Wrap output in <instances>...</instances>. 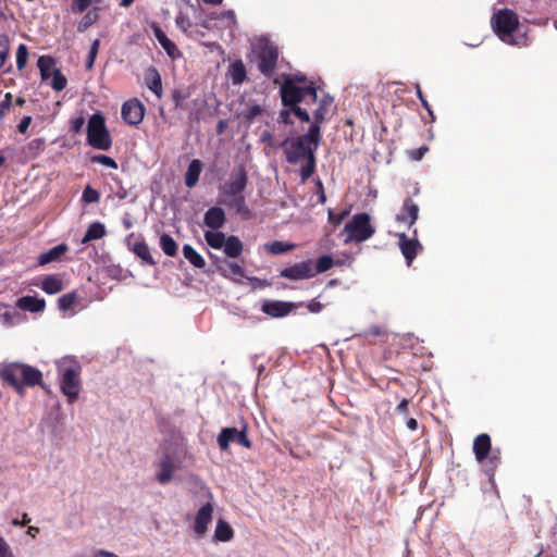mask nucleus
Here are the masks:
<instances>
[{
	"label": "nucleus",
	"instance_id": "1",
	"mask_svg": "<svg viewBox=\"0 0 557 557\" xmlns=\"http://www.w3.org/2000/svg\"><path fill=\"white\" fill-rule=\"evenodd\" d=\"M321 139V132L314 126H309L306 134L296 137H286L280 143V147L284 150L287 163L296 165L300 162H305L300 169L302 182L310 178L315 171V151Z\"/></svg>",
	"mask_w": 557,
	"mask_h": 557
},
{
	"label": "nucleus",
	"instance_id": "2",
	"mask_svg": "<svg viewBox=\"0 0 557 557\" xmlns=\"http://www.w3.org/2000/svg\"><path fill=\"white\" fill-rule=\"evenodd\" d=\"M0 380L23 394L25 386L45 387L42 373L35 367L21 362L4 363L0 367Z\"/></svg>",
	"mask_w": 557,
	"mask_h": 557
},
{
	"label": "nucleus",
	"instance_id": "3",
	"mask_svg": "<svg viewBox=\"0 0 557 557\" xmlns=\"http://www.w3.org/2000/svg\"><path fill=\"white\" fill-rule=\"evenodd\" d=\"M59 385L69 404H74L82 389V367L73 357H64L57 362Z\"/></svg>",
	"mask_w": 557,
	"mask_h": 557
},
{
	"label": "nucleus",
	"instance_id": "4",
	"mask_svg": "<svg viewBox=\"0 0 557 557\" xmlns=\"http://www.w3.org/2000/svg\"><path fill=\"white\" fill-rule=\"evenodd\" d=\"M494 33L505 44L519 46L524 44L525 38L515 39L513 33L519 27L518 14L510 9H502L495 12L491 18Z\"/></svg>",
	"mask_w": 557,
	"mask_h": 557
},
{
	"label": "nucleus",
	"instance_id": "5",
	"mask_svg": "<svg viewBox=\"0 0 557 557\" xmlns=\"http://www.w3.org/2000/svg\"><path fill=\"white\" fill-rule=\"evenodd\" d=\"M87 143L95 149L108 151L112 147V138L106 126L102 114H92L87 124Z\"/></svg>",
	"mask_w": 557,
	"mask_h": 557
},
{
	"label": "nucleus",
	"instance_id": "6",
	"mask_svg": "<svg viewBox=\"0 0 557 557\" xmlns=\"http://www.w3.org/2000/svg\"><path fill=\"white\" fill-rule=\"evenodd\" d=\"M344 232L347 234L346 243H362L375 233V228L371 224V218L368 213H357L346 223Z\"/></svg>",
	"mask_w": 557,
	"mask_h": 557
},
{
	"label": "nucleus",
	"instance_id": "7",
	"mask_svg": "<svg viewBox=\"0 0 557 557\" xmlns=\"http://www.w3.org/2000/svg\"><path fill=\"white\" fill-rule=\"evenodd\" d=\"M278 49L272 42L268 40H261L256 51L257 66L260 73L271 78L276 70L278 61Z\"/></svg>",
	"mask_w": 557,
	"mask_h": 557
},
{
	"label": "nucleus",
	"instance_id": "8",
	"mask_svg": "<svg viewBox=\"0 0 557 557\" xmlns=\"http://www.w3.org/2000/svg\"><path fill=\"white\" fill-rule=\"evenodd\" d=\"M248 425L242 422L240 429L237 428H223L218 435V445L221 450H227L230 444L236 443L247 449L252 447L251 441L248 438Z\"/></svg>",
	"mask_w": 557,
	"mask_h": 557
},
{
	"label": "nucleus",
	"instance_id": "9",
	"mask_svg": "<svg viewBox=\"0 0 557 557\" xmlns=\"http://www.w3.org/2000/svg\"><path fill=\"white\" fill-rule=\"evenodd\" d=\"M280 96L284 107H292L293 114L301 122L309 123L311 117L309 112L300 107V103L305 101L308 96H301L299 90L286 84V86L280 90Z\"/></svg>",
	"mask_w": 557,
	"mask_h": 557
},
{
	"label": "nucleus",
	"instance_id": "10",
	"mask_svg": "<svg viewBox=\"0 0 557 557\" xmlns=\"http://www.w3.org/2000/svg\"><path fill=\"white\" fill-rule=\"evenodd\" d=\"M280 96L284 107H292L293 114L301 122L309 123L311 117L309 112L300 107V103L305 101L308 96H301L299 90L286 84V86L280 90Z\"/></svg>",
	"mask_w": 557,
	"mask_h": 557
},
{
	"label": "nucleus",
	"instance_id": "11",
	"mask_svg": "<svg viewBox=\"0 0 557 557\" xmlns=\"http://www.w3.org/2000/svg\"><path fill=\"white\" fill-rule=\"evenodd\" d=\"M248 184V175L244 165L233 169L230 180L220 188L223 196L243 194Z\"/></svg>",
	"mask_w": 557,
	"mask_h": 557
},
{
	"label": "nucleus",
	"instance_id": "12",
	"mask_svg": "<svg viewBox=\"0 0 557 557\" xmlns=\"http://www.w3.org/2000/svg\"><path fill=\"white\" fill-rule=\"evenodd\" d=\"M282 78H283V84L281 85L280 90H282L286 86V84H288L289 86L298 89L299 94L301 96H308L310 99V102L314 103L318 101V91H317V87L313 82H310L306 86L298 85V84L307 83L306 75H304V74H295V75L283 74Z\"/></svg>",
	"mask_w": 557,
	"mask_h": 557
},
{
	"label": "nucleus",
	"instance_id": "13",
	"mask_svg": "<svg viewBox=\"0 0 557 557\" xmlns=\"http://www.w3.org/2000/svg\"><path fill=\"white\" fill-rule=\"evenodd\" d=\"M145 111L144 103L137 98L125 101L121 108L122 119L132 126H136L143 122Z\"/></svg>",
	"mask_w": 557,
	"mask_h": 557
},
{
	"label": "nucleus",
	"instance_id": "14",
	"mask_svg": "<svg viewBox=\"0 0 557 557\" xmlns=\"http://www.w3.org/2000/svg\"><path fill=\"white\" fill-rule=\"evenodd\" d=\"M280 276L292 281L307 280L314 276L312 260H305L284 268Z\"/></svg>",
	"mask_w": 557,
	"mask_h": 557
},
{
	"label": "nucleus",
	"instance_id": "15",
	"mask_svg": "<svg viewBox=\"0 0 557 557\" xmlns=\"http://www.w3.org/2000/svg\"><path fill=\"white\" fill-rule=\"evenodd\" d=\"M413 234L417 236V230H414ZM398 244L407 265H411L417 255L423 249L417 237L409 238L405 233L398 234Z\"/></svg>",
	"mask_w": 557,
	"mask_h": 557
},
{
	"label": "nucleus",
	"instance_id": "16",
	"mask_svg": "<svg viewBox=\"0 0 557 557\" xmlns=\"http://www.w3.org/2000/svg\"><path fill=\"white\" fill-rule=\"evenodd\" d=\"M297 306L293 302L281 300H264L261 307L262 312L272 318L288 315Z\"/></svg>",
	"mask_w": 557,
	"mask_h": 557
},
{
	"label": "nucleus",
	"instance_id": "17",
	"mask_svg": "<svg viewBox=\"0 0 557 557\" xmlns=\"http://www.w3.org/2000/svg\"><path fill=\"white\" fill-rule=\"evenodd\" d=\"M213 505L208 502L196 513L193 530L198 536H202L212 521Z\"/></svg>",
	"mask_w": 557,
	"mask_h": 557
},
{
	"label": "nucleus",
	"instance_id": "18",
	"mask_svg": "<svg viewBox=\"0 0 557 557\" xmlns=\"http://www.w3.org/2000/svg\"><path fill=\"white\" fill-rule=\"evenodd\" d=\"M418 218L419 206L411 198H406L400 212L396 215V221L411 227L417 222Z\"/></svg>",
	"mask_w": 557,
	"mask_h": 557
},
{
	"label": "nucleus",
	"instance_id": "19",
	"mask_svg": "<svg viewBox=\"0 0 557 557\" xmlns=\"http://www.w3.org/2000/svg\"><path fill=\"white\" fill-rule=\"evenodd\" d=\"M134 234H131L127 238L128 248L129 250L140 259L143 264L146 265H156L157 261L151 255L150 248L148 244L141 238L139 240H136L134 244H131V239L133 238Z\"/></svg>",
	"mask_w": 557,
	"mask_h": 557
},
{
	"label": "nucleus",
	"instance_id": "20",
	"mask_svg": "<svg viewBox=\"0 0 557 557\" xmlns=\"http://www.w3.org/2000/svg\"><path fill=\"white\" fill-rule=\"evenodd\" d=\"M332 104L333 98L331 96L326 95L322 97L317 110L313 112V121L310 126H314L321 132V125L327 120Z\"/></svg>",
	"mask_w": 557,
	"mask_h": 557
},
{
	"label": "nucleus",
	"instance_id": "21",
	"mask_svg": "<svg viewBox=\"0 0 557 557\" xmlns=\"http://www.w3.org/2000/svg\"><path fill=\"white\" fill-rule=\"evenodd\" d=\"M159 472L157 473V480L160 484L164 485L169 483L173 478V472L176 469V466L169 454H164L159 462Z\"/></svg>",
	"mask_w": 557,
	"mask_h": 557
},
{
	"label": "nucleus",
	"instance_id": "22",
	"mask_svg": "<svg viewBox=\"0 0 557 557\" xmlns=\"http://www.w3.org/2000/svg\"><path fill=\"white\" fill-rule=\"evenodd\" d=\"M491 437L486 433L478 435L473 441V453L479 462H483L492 450Z\"/></svg>",
	"mask_w": 557,
	"mask_h": 557
},
{
	"label": "nucleus",
	"instance_id": "23",
	"mask_svg": "<svg viewBox=\"0 0 557 557\" xmlns=\"http://www.w3.org/2000/svg\"><path fill=\"white\" fill-rule=\"evenodd\" d=\"M225 221V212L220 207H211L210 209H208L203 216L205 225L212 230L221 228L224 225Z\"/></svg>",
	"mask_w": 557,
	"mask_h": 557
},
{
	"label": "nucleus",
	"instance_id": "24",
	"mask_svg": "<svg viewBox=\"0 0 557 557\" xmlns=\"http://www.w3.org/2000/svg\"><path fill=\"white\" fill-rule=\"evenodd\" d=\"M16 307L29 312H40L45 310L46 301L44 298L23 296L17 299Z\"/></svg>",
	"mask_w": 557,
	"mask_h": 557
},
{
	"label": "nucleus",
	"instance_id": "25",
	"mask_svg": "<svg viewBox=\"0 0 557 557\" xmlns=\"http://www.w3.org/2000/svg\"><path fill=\"white\" fill-rule=\"evenodd\" d=\"M202 171V163L199 159H194L189 162L185 173V185L193 188L197 185Z\"/></svg>",
	"mask_w": 557,
	"mask_h": 557
},
{
	"label": "nucleus",
	"instance_id": "26",
	"mask_svg": "<svg viewBox=\"0 0 557 557\" xmlns=\"http://www.w3.org/2000/svg\"><path fill=\"white\" fill-rule=\"evenodd\" d=\"M69 247L65 244H60L58 246L52 247L46 252H42L38 257V264L46 265L50 262L59 260L66 251Z\"/></svg>",
	"mask_w": 557,
	"mask_h": 557
},
{
	"label": "nucleus",
	"instance_id": "27",
	"mask_svg": "<svg viewBox=\"0 0 557 557\" xmlns=\"http://www.w3.org/2000/svg\"><path fill=\"white\" fill-rule=\"evenodd\" d=\"M226 197L230 199L224 201L225 206H227L230 209H233L236 213L242 214L245 218L250 216V210L246 205L245 196L243 194Z\"/></svg>",
	"mask_w": 557,
	"mask_h": 557
},
{
	"label": "nucleus",
	"instance_id": "28",
	"mask_svg": "<svg viewBox=\"0 0 557 557\" xmlns=\"http://www.w3.org/2000/svg\"><path fill=\"white\" fill-rule=\"evenodd\" d=\"M152 30L160 46L165 50V52L170 57L174 58L175 54L177 53V47L175 46V44L168 38L165 33L158 25L154 24L152 26Z\"/></svg>",
	"mask_w": 557,
	"mask_h": 557
},
{
	"label": "nucleus",
	"instance_id": "29",
	"mask_svg": "<svg viewBox=\"0 0 557 557\" xmlns=\"http://www.w3.org/2000/svg\"><path fill=\"white\" fill-rule=\"evenodd\" d=\"M243 249L244 247L242 240L235 235L228 236L223 246V250L226 257L233 259L239 257L243 252Z\"/></svg>",
	"mask_w": 557,
	"mask_h": 557
},
{
	"label": "nucleus",
	"instance_id": "30",
	"mask_svg": "<svg viewBox=\"0 0 557 557\" xmlns=\"http://www.w3.org/2000/svg\"><path fill=\"white\" fill-rule=\"evenodd\" d=\"M228 74L234 85H240L247 77V71L242 60L234 61L228 66Z\"/></svg>",
	"mask_w": 557,
	"mask_h": 557
},
{
	"label": "nucleus",
	"instance_id": "31",
	"mask_svg": "<svg viewBox=\"0 0 557 557\" xmlns=\"http://www.w3.org/2000/svg\"><path fill=\"white\" fill-rule=\"evenodd\" d=\"M104 235H106L104 224L101 223V222H98V221L97 222H92L88 226V228H87V231H86V233H85V235H84V237L82 239V244L86 245V244H88L91 240H96V239L102 238Z\"/></svg>",
	"mask_w": 557,
	"mask_h": 557
},
{
	"label": "nucleus",
	"instance_id": "32",
	"mask_svg": "<svg viewBox=\"0 0 557 557\" xmlns=\"http://www.w3.org/2000/svg\"><path fill=\"white\" fill-rule=\"evenodd\" d=\"M234 537V530L225 520H218L215 531H214V540L218 542H228Z\"/></svg>",
	"mask_w": 557,
	"mask_h": 557
},
{
	"label": "nucleus",
	"instance_id": "33",
	"mask_svg": "<svg viewBox=\"0 0 557 557\" xmlns=\"http://www.w3.org/2000/svg\"><path fill=\"white\" fill-rule=\"evenodd\" d=\"M41 289L49 295L57 294L63 289V282L57 275H48L41 282Z\"/></svg>",
	"mask_w": 557,
	"mask_h": 557
},
{
	"label": "nucleus",
	"instance_id": "34",
	"mask_svg": "<svg viewBox=\"0 0 557 557\" xmlns=\"http://www.w3.org/2000/svg\"><path fill=\"white\" fill-rule=\"evenodd\" d=\"M42 81H47L53 74L54 59L50 55H41L37 61Z\"/></svg>",
	"mask_w": 557,
	"mask_h": 557
},
{
	"label": "nucleus",
	"instance_id": "35",
	"mask_svg": "<svg viewBox=\"0 0 557 557\" xmlns=\"http://www.w3.org/2000/svg\"><path fill=\"white\" fill-rule=\"evenodd\" d=\"M183 256L197 269H202L206 265V261L200 253H198L190 245L183 246Z\"/></svg>",
	"mask_w": 557,
	"mask_h": 557
},
{
	"label": "nucleus",
	"instance_id": "36",
	"mask_svg": "<svg viewBox=\"0 0 557 557\" xmlns=\"http://www.w3.org/2000/svg\"><path fill=\"white\" fill-rule=\"evenodd\" d=\"M502 456H500V449L495 448L492 449L488 454V457L483 461L485 466V472L488 475H494L495 470L500 465Z\"/></svg>",
	"mask_w": 557,
	"mask_h": 557
},
{
	"label": "nucleus",
	"instance_id": "37",
	"mask_svg": "<svg viewBox=\"0 0 557 557\" xmlns=\"http://www.w3.org/2000/svg\"><path fill=\"white\" fill-rule=\"evenodd\" d=\"M160 247L169 257H175L177 255L178 245L173 237L166 233H163L160 236Z\"/></svg>",
	"mask_w": 557,
	"mask_h": 557
},
{
	"label": "nucleus",
	"instance_id": "38",
	"mask_svg": "<svg viewBox=\"0 0 557 557\" xmlns=\"http://www.w3.org/2000/svg\"><path fill=\"white\" fill-rule=\"evenodd\" d=\"M99 11L100 9L97 7L88 11L78 23L77 30L83 33L92 26L99 20Z\"/></svg>",
	"mask_w": 557,
	"mask_h": 557
},
{
	"label": "nucleus",
	"instance_id": "39",
	"mask_svg": "<svg viewBox=\"0 0 557 557\" xmlns=\"http://www.w3.org/2000/svg\"><path fill=\"white\" fill-rule=\"evenodd\" d=\"M265 250L271 255H282L284 252L293 250L296 245L292 243H284L281 240H273L265 246Z\"/></svg>",
	"mask_w": 557,
	"mask_h": 557
},
{
	"label": "nucleus",
	"instance_id": "40",
	"mask_svg": "<svg viewBox=\"0 0 557 557\" xmlns=\"http://www.w3.org/2000/svg\"><path fill=\"white\" fill-rule=\"evenodd\" d=\"M226 238L227 237L222 232L208 231L205 233V239L207 244L213 249L223 248Z\"/></svg>",
	"mask_w": 557,
	"mask_h": 557
},
{
	"label": "nucleus",
	"instance_id": "41",
	"mask_svg": "<svg viewBox=\"0 0 557 557\" xmlns=\"http://www.w3.org/2000/svg\"><path fill=\"white\" fill-rule=\"evenodd\" d=\"M152 75L150 78H147V87L158 97L162 96V81L161 76L157 70H151Z\"/></svg>",
	"mask_w": 557,
	"mask_h": 557
},
{
	"label": "nucleus",
	"instance_id": "42",
	"mask_svg": "<svg viewBox=\"0 0 557 557\" xmlns=\"http://www.w3.org/2000/svg\"><path fill=\"white\" fill-rule=\"evenodd\" d=\"M334 264V259L329 255H323L318 258L315 264L313 265L314 276L318 273H324L329 271Z\"/></svg>",
	"mask_w": 557,
	"mask_h": 557
},
{
	"label": "nucleus",
	"instance_id": "43",
	"mask_svg": "<svg viewBox=\"0 0 557 557\" xmlns=\"http://www.w3.org/2000/svg\"><path fill=\"white\" fill-rule=\"evenodd\" d=\"M77 294L75 292L62 295L58 299L59 309L62 311L70 310L77 301Z\"/></svg>",
	"mask_w": 557,
	"mask_h": 557
},
{
	"label": "nucleus",
	"instance_id": "44",
	"mask_svg": "<svg viewBox=\"0 0 557 557\" xmlns=\"http://www.w3.org/2000/svg\"><path fill=\"white\" fill-rule=\"evenodd\" d=\"M66 77L61 73L59 69H54L52 74L51 87L57 91H61L66 87Z\"/></svg>",
	"mask_w": 557,
	"mask_h": 557
},
{
	"label": "nucleus",
	"instance_id": "45",
	"mask_svg": "<svg viewBox=\"0 0 557 557\" xmlns=\"http://www.w3.org/2000/svg\"><path fill=\"white\" fill-rule=\"evenodd\" d=\"M100 200V193L92 188L90 185H87L82 195V201L85 203H96Z\"/></svg>",
	"mask_w": 557,
	"mask_h": 557
},
{
	"label": "nucleus",
	"instance_id": "46",
	"mask_svg": "<svg viewBox=\"0 0 557 557\" xmlns=\"http://www.w3.org/2000/svg\"><path fill=\"white\" fill-rule=\"evenodd\" d=\"M27 60H28V49H27L26 45L21 44L16 50V66L20 71L26 66Z\"/></svg>",
	"mask_w": 557,
	"mask_h": 557
},
{
	"label": "nucleus",
	"instance_id": "47",
	"mask_svg": "<svg viewBox=\"0 0 557 557\" xmlns=\"http://www.w3.org/2000/svg\"><path fill=\"white\" fill-rule=\"evenodd\" d=\"M10 52L9 38L5 35L0 36V70L5 64Z\"/></svg>",
	"mask_w": 557,
	"mask_h": 557
},
{
	"label": "nucleus",
	"instance_id": "48",
	"mask_svg": "<svg viewBox=\"0 0 557 557\" xmlns=\"http://www.w3.org/2000/svg\"><path fill=\"white\" fill-rule=\"evenodd\" d=\"M90 160L92 163H99V164L106 165L111 169H117L116 161L113 158L106 156V154L92 156Z\"/></svg>",
	"mask_w": 557,
	"mask_h": 557
},
{
	"label": "nucleus",
	"instance_id": "49",
	"mask_svg": "<svg viewBox=\"0 0 557 557\" xmlns=\"http://www.w3.org/2000/svg\"><path fill=\"white\" fill-rule=\"evenodd\" d=\"M263 108L259 104L249 106L243 113V116L248 123H251L257 116L261 115Z\"/></svg>",
	"mask_w": 557,
	"mask_h": 557
},
{
	"label": "nucleus",
	"instance_id": "50",
	"mask_svg": "<svg viewBox=\"0 0 557 557\" xmlns=\"http://www.w3.org/2000/svg\"><path fill=\"white\" fill-rule=\"evenodd\" d=\"M99 47H100V40L99 39H95L91 44V47L89 49V53H88V57H87V62H86V67L87 69H91L94 63H95V60H96V57L98 54V51H99Z\"/></svg>",
	"mask_w": 557,
	"mask_h": 557
},
{
	"label": "nucleus",
	"instance_id": "51",
	"mask_svg": "<svg viewBox=\"0 0 557 557\" xmlns=\"http://www.w3.org/2000/svg\"><path fill=\"white\" fill-rule=\"evenodd\" d=\"M46 148V140L44 138H35L27 144V150L33 153H39Z\"/></svg>",
	"mask_w": 557,
	"mask_h": 557
},
{
	"label": "nucleus",
	"instance_id": "52",
	"mask_svg": "<svg viewBox=\"0 0 557 557\" xmlns=\"http://www.w3.org/2000/svg\"><path fill=\"white\" fill-rule=\"evenodd\" d=\"M348 214L349 210H344L339 213H335L332 210H329V222L334 226H338Z\"/></svg>",
	"mask_w": 557,
	"mask_h": 557
},
{
	"label": "nucleus",
	"instance_id": "53",
	"mask_svg": "<svg viewBox=\"0 0 557 557\" xmlns=\"http://www.w3.org/2000/svg\"><path fill=\"white\" fill-rule=\"evenodd\" d=\"M224 264L228 269L231 274L238 276V277L245 276L244 268L240 264H238L237 262L224 260Z\"/></svg>",
	"mask_w": 557,
	"mask_h": 557
},
{
	"label": "nucleus",
	"instance_id": "54",
	"mask_svg": "<svg viewBox=\"0 0 557 557\" xmlns=\"http://www.w3.org/2000/svg\"><path fill=\"white\" fill-rule=\"evenodd\" d=\"M260 140H261L263 144H265V145H268L269 147H271V148H275V149H276V148H281V147H280V143H281V141H276V140L274 139L273 134H272L270 131H263V132H262V134H261Z\"/></svg>",
	"mask_w": 557,
	"mask_h": 557
},
{
	"label": "nucleus",
	"instance_id": "55",
	"mask_svg": "<svg viewBox=\"0 0 557 557\" xmlns=\"http://www.w3.org/2000/svg\"><path fill=\"white\" fill-rule=\"evenodd\" d=\"M293 111L292 107H285V109L281 110L278 113L277 121L280 123L292 125L294 124V121L292 120Z\"/></svg>",
	"mask_w": 557,
	"mask_h": 557
},
{
	"label": "nucleus",
	"instance_id": "56",
	"mask_svg": "<svg viewBox=\"0 0 557 557\" xmlns=\"http://www.w3.org/2000/svg\"><path fill=\"white\" fill-rule=\"evenodd\" d=\"M188 95L184 94L180 89H175L172 92V101L174 102L175 108H184V102L187 99Z\"/></svg>",
	"mask_w": 557,
	"mask_h": 557
},
{
	"label": "nucleus",
	"instance_id": "57",
	"mask_svg": "<svg viewBox=\"0 0 557 557\" xmlns=\"http://www.w3.org/2000/svg\"><path fill=\"white\" fill-rule=\"evenodd\" d=\"M101 0H74L73 11L83 13L85 12L92 2L99 3Z\"/></svg>",
	"mask_w": 557,
	"mask_h": 557
},
{
	"label": "nucleus",
	"instance_id": "58",
	"mask_svg": "<svg viewBox=\"0 0 557 557\" xmlns=\"http://www.w3.org/2000/svg\"><path fill=\"white\" fill-rule=\"evenodd\" d=\"M175 23H176V26L184 32H186L191 26V23H190L188 16L182 12H180L178 15L176 16Z\"/></svg>",
	"mask_w": 557,
	"mask_h": 557
},
{
	"label": "nucleus",
	"instance_id": "59",
	"mask_svg": "<svg viewBox=\"0 0 557 557\" xmlns=\"http://www.w3.org/2000/svg\"><path fill=\"white\" fill-rule=\"evenodd\" d=\"M417 96H418L419 100L421 101L422 107L430 114L432 121H434L435 120L434 113H433V111H432L428 100L425 99V97H424V95H423V92L421 90V87L419 85H417Z\"/></svg>",
	"mask_w": 557,
	"mask_h": 557
},
{
	"label": "nucleus",
	"instance_id": "60",
	"mask_svg": "<svg viewBox=\"0 0 557 557\" xmlns=\"http://www.w3.org/2000/svg\"><path fill=\"white\" fill-rule=\"evenodd\" d=\"M84 124H85L84 116H77L71 121L70 129L72 133L78 134L82 131Z\"/></svg>",
	"mask_w": 557,
	"mask_h": 557
},
{
	"label": "nucleus",
	"instance_id": "61",
	"mask_svg": "<svg viewBox=\"0 0 557 557\" xmlns=\"http://www.w3.org/2000/svg\"><path fill=\"white\" fill-rule=\"evenodd\" d=\"M428 150H429V148L426 146H422L418 149L410 150L408 153L412 160L420 161L424 157V154Z\"/></svg>",
	"mask_w": 557,
	"mask_h": 557
},
{
	"label": "nucleus",
	"instance_id": "62",
	"mask_svg": "<svg viewBox=\"0 0 557 557\" xmlns=\"http://www.w3.org/2000/svg\"><path fill=\"white\" fill-rule=\"evenodd\" d=\"M325 305L320 302L317 298L307 304V308L312 313H319L324 309Z\"/></svg>",
	"mask_w": 557,
	"mask_h": 557
},
{
	"label": "nucleus",
	"instance_id": "63",
	"mask_svg": "<svg viewBox=\"0 0 557 557\" xmlns=\"http://www.w3.org/2000/svg\"><path fill=\"white\" fill-rule=\"evenodd\" d=\"M12 95L5 94L4 99L0 102V119H3L5 111L11 107Z\"/></svg>",
	"mask_w": 557,
	"mask_h": 557
},
{
	"label": "nucleus",
	"instance_id": "64",
	"mask_svg": "<svg viewBox=\"0 0 557 557\" xmlns=\"http://www.w3.org/2000/svg\"><path fill=\"white\" fill-rule=\"evenodd\" d=\"M0 557H14L9 544L0 535Z\"/></svg>",
	"mask_w": 557,
	"mask_h": 557
}]
</instances>
